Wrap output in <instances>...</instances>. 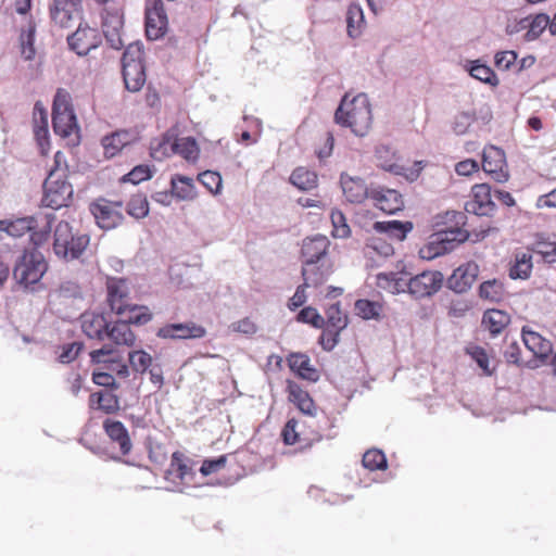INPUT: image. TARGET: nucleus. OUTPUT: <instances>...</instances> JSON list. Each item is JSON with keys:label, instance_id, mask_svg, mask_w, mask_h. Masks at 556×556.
Wrapping results in <instances>:
<instances>
[{"label": "nucleus", "instance_id": "c756f323", "mask_svg": "<svg viewBox=\"0 0 556 556\" xmlns=\"http://www.w3.org/2000/svg\"><path fill=\"white\" fill-rule=\"evenodd\" d=\"M177 140L176 129H168L161 138L153 139L150 143V154L154 160L175 154V143Z\"/></svg>", "mask_w": 556, "mask_h": 556}, {"label": "nucleus", "instance_id": "58836bf2", "mask_svg": "<svg viewBox=\"0 0 556 556\" xmlns=\"http://www.w3.org/2000/svg\"><path fill=\"white\" fill-rule=\"evenodd\" d=\"M167 475L174 476L181 482H186L187 480L193 478L194 472L192 468L188 465L185 455L181 452L177 451L172 454V459L169 468L167 470Z\"/></svg>", "mask_w": 556, "mask_h": 556}, {"label": "nucleus", "instance_id": "680f3d73", "mask_svg": "<svg viewBox=\"0 0 556 556\" xmlns=\"http://www.w3.org/2000/svg\"><path fill=\"white\" fill-rule=\"evenodd\" d=\"M517 61V53L513 50L497 52L494 56V64L500 71H514Z\"/></svg>", "mask_w": 556, "mask_h": 556}, {"label": "nucleus", "instance_id": "603ef678", "mask_svg": "<svg viewBox=\"0 0 556 556\" xmlns=\"http://www.w3.org/2000/svg\"><path fill=\"white\" fill-rule=\"evenodd\" d=\"M348 323V315L341 311L339 303L331 304L326 309L325 326L343 330Z\"/></svg>", "mask_w": 556, "mask_h": 556}, {"label": "nucleus", "instance_id": "6e6d98bb", "mask_svg": "<svg viewBox=\"0 0 556 556\" xmlns=\"http://www.w3.org/2000/svg\"><path fill=\"white\" fill-rule=\"evenodd\" d=\"M332 224L331 235L334 238H348L351 233L350 226L346 222L344 214L339 210H333L330 214Z\"/></svg>", "mask_w": 556, "mask_h": 556}, {"label": "nucleus", "instance_id": "7ed1b4c3", "mask_svg": "<svg viewBox=\"0 0 556 556\" xmlns=\"http://www.w3.org/2000/svg\"><path fill=\"white\" fill-rule=\"evenodd\" d=\"M89 236L75 235L72 226L61 220L54 229L53 252L64 261L79 258L89 244Z\"/></svg>", "mask_w": 556, "mask_h": 556}, {"label": "nucleus", "instance_id": "5701e85b", "mask_svg": "<svg viewBox=\"0 0 556 556\" xmlns=\"http://www.w3.org/2000/svg\"><path fill=\"white\" fill-rule=\"evenodd\" d=\"M479 267L473 262H468L457 267L448 279L450 287L456 292L467 291L476 281Z\"/></svg>", "mask_w": 556, "mask_h": 556}, {"label": "nucleus", "instance_id": "4c0bfd02", "mask_svg": "<svg viewBox=\"0 0 556 556\" xmlns=\"http://www.w3.org/2000/svg\"><path fill=\"white\" fill-rule=\"evenodd\" d=\"M465 67L469 75L475 79H478L492 87L498 86L500 80L494 71L486 64L481 63L480 60L468 61Z\"/></svg>", "mask_w": 556, "mask_h": 556}, {"label": "nucleus", "instance_id": "e433bc0d", "mask_svg": "<svg viewBox=\"0 0 556 556\" xmlns=\"http://www.w3.org/2000/svg\"><path fill=\"white\" fill-rule=\"evenodd\" d=\"M532 268V254L529 252H517L509 267V277L511 279H528Z\"/></svg>", "mask_w": 556, "mask_h": 556}, {"label": "nucleus", "instance_id": "a19ab883", "mask_svg": "<svg viewBox=\"0 0 556 556\" xmlns=\"http://www.w3.org/2000/svg\"><path fill=\"white\" fill-rule=\"evenodd\" d=\"M194 176H176L172 177L170 186L173 193L177 199L189 200L195 195Z\"/></svg>", "mask_w": 556, "mask_h": 556}, {"label": "nucleus", "instance_id": "dca6fc26", "mask_svg": "<svg viewBox=\"0 0 556 556\" xmlns=\"http://www.w3.org/2000/svg\"><path fill=\"white\" fill-rule=\"evenodd\" d=\"M123 15L118 9H104L102 13V31L112 49L119 50L124 43L121 37Z\"/></svg>", "mask_w": 556, "mask_h": 556}, {"label": "nucleus", "instance_id": "ea45409f", "mask_svg": "<svg viewBox=\"0 0 556 556\" xmlns=\"http://www.w3.org/2000/svg\"><path fill=\"white\" fill-rule=\"evenodd\" d=\"M365 24L364 12L359 4L351 3L346 11V29L351 38H357L362 34Z\"/></svg>", "mask_w": 556, "mask_h": 556}, {"label": "nucleus", "instance_id": "cd10ccee", "mask_svg": "<svg viewBox=\"0 0 556 556\" xmlns=\"http://www.w3.org/2000/svg\"><path fill=\"white\" fill-rule=\"evenodd\" d=\"M510 324V315L502 309H486L482 316V326L491 337H496Z\"/></svg>", "mask_w": 556, "mask_h": 556}, {"label": "nucleus", "instance_id": "473e14b6", "mask_svg": "<svg viewBox=\"0 0 556 556\" xmlns=\"http://www.w3.org/2000/svg\"><path fill=\"white\" fill-rule=\"evenodd\" d=\"M106 338H109L116 345L132 346L136 342V334L127 321L117 320L112 327L109 326Z\"/></svg>", "mask_w": 556, "mask_h": 556}, {"label": "nucleus", "instance_id": "338daca9", "mask_svg": "<svg viewBox=\"0 0 556 556\" xmlns=\"http://www.w3.org/2000/svg\"><path fill=\"white\" fill-rule=\"evenodd\" d=\"M83 343L80 342H72L62 346V352L59 355V358L62 363H71L77 358L80 351L83 350Z\"/></svg>", "mask_w": 556, "mask_h": 556}, {"label": "nucleus", "instance_id": "2f4dec72", "mask_svg": "<svg viewBox=\"0 0 556 556\" xmlns=\"http://www.w3.org/2000/svg\"><path fill=\"white\" fill-rule=\"evenodd\" d=\"M89 405L105 414H115L119 410V400L112 391L103 390L90 394Z\"/></svg>", "mask_w": 556, "mask_h": 556}, {"label": "nucleus", "instance_id": "79ce46f5", "mask_svg": "<svg viewBox=\"0 0 556 556\" xmlns=\"http://www.w3.org/2000/svg\"><path fill=\"white\" fill-rule=\"evenodd\" d=\"M175 154L180 155L189 163H194L200 155V148L193 137L178 138L175 143Z\"/></svg>", "mask_w": 556, "mask_h": 556}, {"label": "nucleus", "instance_id": "a18cd8bd", "mask_svg": "<svg viewBox=\"0 0 556 556\" xmlns=\"http://www.w3.org/2000/svg\"><path fill=\"white\" fill-rule=\"evenodd\" d=\"M479 295L483 300L500 302L506 295L504 283L497 279L486 280L480 285Z\"/></svg>", "mask_w": 556, "mask_h": 556}, {"label": "nucleus", "instance_id": "f3484780", "mask_svg": "<svg viewBox=\"0 0 556 556\" xmlns=\"http://www.w3.org/2000/svg\"><path fill=\"white\" fill-rule=\"evenodd\" d=\"M494 206L490 186L480 184L472 188V197L466 202L465 210L475 216H488L493 212Z\"/></svg>", "mask_w": 556, "mask_h": 556}, {"label": "nucleus", "instance_id": "e2e57ef3", "mask_svg": "<svg viewBox=\"0 0 556 556\" xmlns=\"http://www.w3.org/2000/svg\"><path fill=\"white\" fill-rule=\"evenodd\" d=\"M116 351L110 345L105 344L101 349L93 350L90 352V358L92 363H116Z\"/></svg>", "mask_w": 556, "mask_h": 556}, {"label": "nucleus", "instance_id": "13d9d810", "mask_svg": "<svg viewBox=\"0 0 556 556\" xmlns=\"http://www.w3.org/2000/svg\"><path fill=\"white\" fill-rule=\"evenodd\" d=\"M35 42V27L29 26L27 30H23L21 34V53L26 61H30L35 58L36 50L34 47Z\"/></svg>", "mask_w": 556, "mask_h": 556}, {"label": "nucleus", "instance_id": "c9c22d12", "mask_svg": "<svg viewBox=\"0 0 556 556\" xmlns=\"http://www.w3.org/2000/svg\"><path fill=\"white\" fill-rule=\"evenodd\" d=\"M374 229L379 233H384L391 238H395L396 240L402 241L413 229V223L400 220L376 222L374 224Z\"/></svg>", "mask_w": 556, "mask_h": 556}, {"label": "nucleus", "instance_id": "69168bd1", "mask_svg": "<svg viewBox=\"0 0 556 556\" xmlns=\"http://www.w3.org/2000/svg\"><path fill=\"white\" fill-rule=\"evenodd\" d=\"M227 463V456L222 455L215 459H204L202 466L200 468V472L203 476H210L212 473H216L225 468Z\"/></svg>", "mask_w": 556, "mask_h": 556}, {"label": "nucleus", "instance_id": "864d4df0", "mask_svg": "<svg viewBox=\"0 0 556 556\" xmlns=\"http://www.w3.org/2000/svg\"><path fill=\"white\" fill-rule=\"evenodd\" d=\"M130 367L134 371L143 374L152 365V356L143 350L131 351L128 355Z\"/></svg>", "mask_w": 556, "mask_h": 556}, {"label": "nucleus", "instance_id": "774afa93", "mask_svg": "<svg viewBox=\"0 0 556 556\" xmlns=\"http://www.w3.org/2000/svg\"><path fill=\"white\" fill-rule=\"evenodd\" d=\"M475 114L472 112H462L456 115L455 122H454V131L457 135H463L467 131L469 126L475 121Z\"/></svg>", "mask_w": 556, "mask_h": 556}, {"label": "nucleus", "instance_id": "20e7f679", "mask_svg": "<svg viewBox=\"0 0 556 556\" xmlns=\"http://www.w3.org/2000/svg\"><path fill=\"white\" fill-rule=\"evenodd\" d=\"M48 269V263L38 251H25L16 262L13 277L25 288L38 283Z\"/></svg>", "mask_w": 556, "mask_h": 556}, {"label": "nucleus", "instance_id": "0e129e2a", "mask_svg": "<svg viewBox=\"0 0 556 556\" xmlns=\"http://www.w3.org/2000/svg\"><path fill=\"white\" fill-rule=\"evenodd\" d=\"M319 342L324 350L331 351L339 342V336L342 330L324 326Z\"/></svg>", "mask_w": 556, "mask_h": 556}, {"label": "nucleus", "instance_id": "3c124183", "mask_svg": "<svg viewBox=\"0 0 556 556\" xmlns=\"http://www.w3.org/2000/svg\"><path fill=\"white\" fill-rule=\"evenodd\" d=\"M363 466L370 470H384L388 467V462L384 453L380 450L371 448L365 452L362 459Z\"/></svg>", "mask_w": 556, "mask_h": 556}, {"label": "nucleus", "instance_id": "09e8293b", "mask_svg": "<svg viewBox=\"0 0 556 556\" xmlns=\"http://www.w3.org/2000/svg\"><path fill=\"white\" fill-rule=\"evenodd\" d=\"M123 316H125L123 320L127 321L128 325L132 324L137 326L146 325L152 319V313L148 306L138 304H130Z\"/></svg>", "mask_w": 556, "mask_h": 556}, {"label": "nucleus", "instance_id": "4468645a", "mask_svg": "<svg viewBox=\"0 0 556 556\" xmlns=\"http://www.w3.org/2000/svg\"><path fill=\"white\" fill-rule=\"evenodd\" d=\"M102 428L110 443L118 450L119 456L114 457L115 460H119L122 456H127L131 452L132 441L128 429L122 421L109 417L103 420Z\"/></svg>", "mask_w": 556, "mask_h": 556}, {"label": "nucleus", "instance_id": "4d7b16f0", "mask_svg": "<svg viewBox=\"0 0 556 556\" xmlns=\"http://www.w3.org/2000/svg\"><path fill=\"white\" fill-rule=\"evenodd\" d=\"M143 45L139 41L129 43L122 58V66L128 64H143Z\"/></svg>", "mask_w": 556, "mask_h": 556}, {"label": "nucleus", "instance_id": "c03bdc74", "mask_svg": "<svg viewBox=\"0 0 556 556\" xmlns=\"http://www.w3.org/2000/svg\"><path fill=\"white\" fill-rule=\"evenodd\" d=\"M465 352L477 363L485 376H492L494 374L495 366H492V362L485 349L477 344H469L466 346Z\"/></svg>", "mask_w": 556, "mask_h": 556}, {"label": "nucleus", "instance_id": "f8f14e48", "mask_svg": "<svg viewBox=\"0 0 556 556\" xmlns=\"http://www.w3.org/2000/svg\"><path fill=\"white\" fill-rule=\"evenodd\" d=\"M444 218L454 222L455 226L446 227L437 232L438 239H441L443 243L452 251L459 243L465 242L471 238L469 230L459 227L466 225V216L462 212L447 211L444 214Z\"/></svg>", "mask_w": 556, "mask_h": 556}, {"label": "nucleus", "instance_id": "4be33fe9", "mask_svg": "<svg viewBox=\"0 0 556 556\" xmlns=\"http://www.w3.org/2000/svg\"><path fill=\"white\" fill-rule=\"evenodd\" d=\"M80 327L89 339L102 341L106 338L109 323L103 314L85 312L80 316Z\"/></svg>", "mask_w": 556, "mask_h": 556}, {"label": "nucleus", "instance_id": "b1692460", "mask_svg": "<svg viewBox=\"0 0 556 556\" xmlns=\"http://www.w3.org/2000/svg\"><path fill=\"white\" fill-rule=\"evenodd\" d=\"M341 186L343 193L351 203H362L370 198L371 189L368 188L362 176H341Z\"/></svg>", "mask_w": 556, "mask_h": 556}, {"label": "nucleus", "instance_id": "a878e982", "mask_svg": "<svg viewBox=\"0 0 556 556\" xmlns=\"http://www.w3.org/2000/svg\"><path fill=\"white\" fill-rule=\"evenodd\" d=\"M288 400L294 404L299 410L312 416L315 410V403L308 392L304 390L299 383L287 380Z\"/></svg>", "mask_w": 556, "mask_h": 556}, {"label": "nucleus", "instance_id": "aec40b11", "mask_svg": "<svg viewBox=\"0 0 556 556\" xmlns=\"http://www.w3.org/2000/svg\"><path fill=\"white\" fill-rule=\"evenodd\" d=\"M521 337L525 346L535 359L545 361L551 355L553 351L551 341L532 330L530 326L522 327Z\"/></svg>", "mask_w": 556, "mask_h": 556}, {"label": "nucleus", "instance_id": "bb28decb", "mask_svg": "<svg viewBox=\"0 0 556 556\" xmlns=\"http://www.w3.org/2000/svg\"><path fill=\"white\" fill-rule=\"evenodd\" d=\"M506 166L505 152L495 146H489L483 149L482 169L484 174H504Z\"/></svg>", "mask_w": 556, "mask_h": 556}, {"label": "nucleus", "instance_id": "f257e3e1", "mask_svg": "<svg viewBox=\"0 0 556 556\" xmlns=\"http://www.w3.org/2000/svg\"><path fill=\"white\" fill-rule=\"evenodd\" d=\"M334 121L343 127H350L351 130L359 137L365 136L372 122V114L368 96L364 92L355 96L350 102H346V96L342 99L334 113Z\"/></svg>", "mask_w": 556, "mask_h": 556}, {"label": "nucleus", "instance_id": "72a5a7b5", "mask_svg": "<svg viewBox=\"0 0 556 556\" xmlns=\"http://www.w3.org/2000/svg\"><path fill=\"white\" fill-rule=\"evenodd\" d=\"M304 422L294 418L287 421L285 425L281 437L287 445L302 444L308 445L311 439L303 431Z\"/></svg>", "mask_w": 556, "mask_h": 556}, {"label": "nucleus", "instance_id": "393cba45", "mask_svg": "<svg viewBox=\"0 0 556 556\" xmlns=\"http://www.w3.org/2000/svg\"><path fill=\"white\" fill-rule=\"evenodd\" d=\"M332 271V264L328 261H323L304 265L302 276L305 286L316 288L326 282Z\"/></svg>", "mask_w": 556, "mask_h": 556}, {"label": "nucleus", "instance_id": "7c9ffc66", "mask_svg": "<svg viewBox=\"0 0 556 556\" xmlns=\"http://www.w3.org/2000/svg\"><path fill=\"white\" fill-rule=\"evenodd\" d=\"M377 286L392 294L408 292V278L404 273H380L377 275Z\"/></svg>", "mask_w": 556, "mask_h": 556}, {"label": "nucleus", "instance_id": "6ab92c4d", "mask_svg": "<svg viewBox=\"0 0 556 556\" xmlns=\"http://www.w3.org/2000/svg\"><path fill=\"white\" fill-rule=\"evenodd\" d=\"M370 199L377 208L387 214H395L404 206L402 194L394 189L382 187L371 189Z\"/></svg>", "mask_w": 556, "mask_h": 556}, {"label": "nucleus", "instance_id": "39448f33", "mask_svg": "<svg viewBox=\"0 0 556 556\" xmlns=\"http://www.w3.org/2000/svg\"><path fill=\"white\" fill-rule=\"evenodd\" d=\"M38 222L34 216L20 217L15 219L0 220V231L5 232L13 238H21L26 233H30V240L35 245H40L47 241L51 229L50 220L46 216V229L35 231Z\"/></svg>", "mask_w": 556, "mask_h": 556}, {"label": "nucleus", "instance_id": "de8ad7c7", "mask_svg": "<svg viewBox=\"0 0 556 556\" xmlns=\"http://www.w3.org/2000/svg\"><path fill=\"white\" fill-rule=\"evenodd\" d=\"M551 18L546 13H539L531 16L530 23L528 24L529 29L525 34L526 41L536 40L546 28L549 29Z\"/></svg>", "mask_w": 556, "mask_h": 556}, {"label": "nucleus", "instance_id": "9b49d317", "mask_svg": "<svg viewBox=\"0 0 556 556\" xmlns=\"http://www.w3.org/2000/svg\"><path fill=\"white\" fill-rule=\"evenodd\" d=\"M101 41V35L98 29L83 23L78 25L75 33L67 37L70 49L79 56H85L91 50L97 49Z\"/></svg>", "mask_w": 556, "mask_h": 556}, {"label": "nucleus", "instance_id": "a211bd4d", "mask_svg": "<svg viewBox=\"0 0 556 556\" xmlns=\"http://www.w3.org/2000/svg\"><path fill=\"white\" fill-rule=\"evenodd\" d=\"M157 337L163 339H201L206 329L193 321L184 324H167L157 330Z\"/></svg>", "mask_w": 556, "mask_h": 556}, {"label": "nucleus", "instance_id": "6e6552de", "mask_svg": "<svg viewBox=\"0 0 556 556\" xmlns=\"http://www.w3.org/2000/svg\"><path fill=\"white\" fill-rule=\"evenodd\" d=\"M168 18L162 0H147L146 34L150 40H157L167 30Z\"/></svg>", "mask_w": 556, "mask_h": 556}, {"label": "nucleus", "instance_id": "49530a36", "mask_svg": "<svg viewBox=\"0 0 556 556\" xmlns=\"http://www.w3.org/2000/svg\"><path fill=\"white\" fill-rule=\"evenodd\" d=\"M128 144V132L127 131H116L110 136H105L102 139V146L104 149V154L108 157H113L119 152L124 147Z\"/></svg>", "mask_w": 556, "mask_h": 556}, {"label": "nucleus", "instance_id": "1a4fd4ad", "mask_svg": "<svg viewBox=\"0 0 556 556\" xmlns=\"http://www.w3.org/2000/svg\"><path fill=\"white\" fill-rule=\"evenodd\" d=\"M43 190V201L52 208L66 206L73 194L72 185L62 176H47Z\"/></svg>", "mask_w": 556, "mask_h": 556}, {"label": "nucleus", "instance_id": "c85d7f7f", "mask_svg": "<svg viewBox=\"0 0 556 556\" xmlns=\"http://www.w3.org/2000/svg\"><path fill=\"white\" fill-rule=\"evenodd\" d=\"M290 369L300 378L316 382L319 374L311 364V359L306 354L293 353L288 357Z\"/></svg>", "mask_w": 556, "mask_h": 556}, {"label": "nucleus", "instance_id": "f03ea898", "mask_svg": "<svg viewBox=\"0 0 556 556\" xmlns=\"http://www.w3.org/2000/svg\"><path fill=\"white\" fill-rule=\"evenodd\" d=\"M52 127L58 136L68 138L73 146L79 143L80 128L73 109L71 94L64 89H58L53 99Z\"/></svg>", "mask_w": 556, "mask_h": 556}, {"label": "nucleus", "instance_id": "412c9836", "mask_svg": "<svg viewBox=\"0 0 556 556\" xmlns=\"http://www.w3.org/2000/svg\"><path fill=\"white\" fill-rule=\"evenodd\" d=\"M329 245L330 241L325 236L319 235L305 239L302 244V256L304 258V265L328 261L327 252Z\"/></svg>", "mask_w": 556, "mask_h": 556}, {"label": "nucleus", "instance_id": "37998d69", "mask_svg": "<svg viewBox=\"0 0 556 556\" xmlns=\"http://www.w3.org/2000/svg\"><path fill=\"white\" fill-rule=\"evenodd\" d=\"M365 254L374 257L375 255L388 257L394 253L392 244L387 239L379 236H371L365 244Z\"/></svg>", "mask_w": 556, "mask_h": 556}, {"label": "nucleus", "instance_id": "2eb2a0df", "mask_svg": "<svg viewBox=\"0 0 556 556\" xmlns=\"http://www.w3.org/2000/svg\"><path fill=\"white\" fill-rule=\"evenodd\" d=\"M49 10L51 21L62 28H67L74 20L81 17L83 0H53Z\"/></svg>", "mask_w": 556, "mask_h": 556}, {"label": "nucleus", "instance_id": "423d86ee", "mask_svg": "<svg viewBox=\"0 0 556 556\" xmlns=\"http://www.w3.org/2000/svg\"><path fill=\"white\" fill-rule=\"evenodd\" d=\"M89 208L97 225L102 229H113L123 222L124 216L122 201H110L104 198H100L92 202Z\"/></svg>", "mask_w": 556, "mask_h": 556}, {"label": "nucleus", "instance_id": "bf43d9fd", "mask_svg": "<svg viewBox=\"0 0 556 556\" xmlns=\"http://www.w3.org/2000/svg\"><path fill=\"white\" fill-rule=\"evenodd\" d=\"M127 213L135 218H143L149 213V202L144 195H134L127 205Z\"/></svg>", "mask_w": 556, "mask_h": 556}, {"label": "nucleus", "instance_id": "f704fd0d", "mask_svg": "<svg viewBox=\"0 0 556 556\" xmlns=\"http://www.w3.org/2000/svg\"><path fill=\"white\" fill-rule=\"evenodd\" d=\"M123 79L128 91H139L146 83L144 65L128 64L123 66Z\"/></svg>", "mask_w": 556, "mask_h": 556}, {"label": "nucleus", "instance_id": "052dcab7", "mask_svg": "<svg viewBox=\"0 0 556 556\" xmlns=\"http://www.w3.org/2000/svg\"><path fill=\"white\" fill-rule=\"evenodd\" d=\"M296 320L303 324H309L315 328H324L325 326V318L312 306L302 308L296 316Z\"/></svg>", "mask_w": 556, "mask_h": 556}, {"label": "nucleus", "instance_id": "8fccbe9b", "mask_svg": "<svg viewBox=\"0 0 556 556\" xmlns=\"http://www.w3.org/2000/svg\"><path fill=\"white\" fill-rule=\"evenodd\" d=\"M450 247H446L441 239H438L437 233L430 237V240L420 248L419 255L425 260H432L441 256L448 251Z\"/></svg>", "mask_w": 556, "mask_h": 556}, {"label": "nucleus", "instance_id": "9d476101", "mask_svg": "<svg viewBox=\"0 0 556 556\" xmlns=\"http://www.w3.org/2000/svg\"><path fill=\"white\" fill-rule=\"evenodd\" d=\"M443 282V275L437 270H426L408 278V293L415 299L431 296Z\"/></svg>", "mask_w": 556, "mask_h": 556}, {"label": "nucleus", "instance_id": "0eeeda50", "mask_svg": "<svg viewBox=\"0 0 556 556\" xmlns=\"http://www.w3.org/2000/svg\"><path fill=\"white\" fill-rule=\"evenodd\" d=\"M106 302L112 312L124 315L130 303V286L126 278L108 277L105 281Z\"/></svg>", "mask_w": 556, "mask_h": 556}, {"label": "nucleus", "instance_id": "5fc2aeb1", "mask_svg": "<svg viewBox=\"0 0 556 556\" xmlns=\"http://www.w3.org/2000/svg\"><path fill=\"white\" fill-rule=\"evenodd\" d=\"M355 311L364 319H376L382 312V305L378 302L361 299L355 302Z\"/></svg>", "mask_w": 556, "mask_h": 556}, {"label": "nucleus", "instance_id": "ddd939ff", "mask_svg": "<svg viewBox=\"0 0 556 556\" xmlns=\"http://www.w3.org/2000/svg\"><path fill=\"white\" fill-rule=\"evenodd\" d=\"M376 159L378 167L391 174H406V170H409V174H420L422 169L432 167L428 161H416L412 168H406L397 164L395 153L390 147L383 144L376 148Z\"/></svg>", "mask_w": 556, "mask_h": 556}]
</instances>
